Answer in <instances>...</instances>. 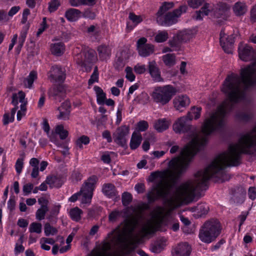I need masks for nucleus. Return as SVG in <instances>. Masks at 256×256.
Segmentation results:
<instances>
[{
  "label": "nucleus",
  "instance_id": "nucleus-62",
  "mask_svg": "<svg viewBox=\"0 0 256 256\" xmlns=\"http://www.w3.org/2000/svg\"><path fill=\"white\" fill-rule=\"evenodd\" d=\"M69 2L72 6L74 7L85 5L86 4L85 0H69Z\"/></svg>",
  "mask_w": 256,
  "mask_h": 256
},
{
  "label": "nucleus",
  "instance_id": "nucleus-38",
  "mask_svg": "<svg viewBox=\"0 0 256 256\" xmlns=\"http://www.w3.org/2000/svg\"><path fill=\"white\" fill-rule=\"evenodd\" d=\"M64 50V46L62 42H59L52 45L51 52L52 54L59 56L62 55Z\"/></svg>",
  "mask_w": 256,
  "mask_h": 256
},
{
  "label": "nucleus",
  "instance_id": "nucleus-6",
  "mask_svg": "<svg viewBox=\"0 0 256 256\" xmlns=\"http://www.w3.org/2000/svg\"><path fill=\"white\" fill-rule=\"evenodd\" d=\"M97 180V177L95 176L90 177L84 184L80 192L74 194L69 198V201L74 202L82 196V202L90 204Z\"/></svg>",
  "mask_w": 256,
  "mask_h": 256
},
{
  "label": "nucleus",
  "instance_id": "nucleus-3",
  "mask_svg": "<svg viewBox=\"0 0 256 256\" xmlns=\"http://www.w3.org/2000/svg\"><path fill=\"white\" fill-rule=\"evenodd\" d=\"M256 152V124L250 130L242 134L238 143L229 146L226 152L218 156V178L224 179L225 168L240 164L242 154H252Z\"/></svg>",
  "mask_w": 256,
  "mask_h": 256
},
{
  "label": "nucleus",
  "instance_id": "nucleus-46",
  "mask_svg": "<svg viewBox=\"0 0 256 256\" xmlns=\"http://www.w3.org/2000/svg\"><path fill=\"white\" fill-rule=\"evenodd\" d=\"M42 230V225L41 224L33 222L30 224L29 227V232L30 233L36 232V234H40Z\"/></svg>",
  "mask_w": 256,
  "mask_h": 256
},
{
  "label": "nucleus",
  "instance_id": "nucleus-21",
  "mask_svg": "<svg viewBox=\"0 0 256 256\" xmlns=\"http://www.w3.org/2000/svg\"><path fill=\"white\" fill-rule=\"evenodd\" d=\"M38 202L41 204V206L36 210V220H42L44 219L46 214L48 210V201L44 198H39Z\"/></svg>",
  "mask_w": 256,
  "mask_h": 256
},
{
  "label": "nucleus",
  "instance_id": "nucleus-42",
  "mask_svg": "<svg viewBox=\"0 0 256 256\" xmlns=\"http://www.w3.org/2000/svg\"><path fill=\"white\" fill-rule=\"evenodd\" d=\"M196 208L198 210L197 216H195L196 218L206 214L209 210V207L206 204H199Z\"/></svg>",
  "mask_w": 256,
  "mask_h": 256
},
{
  "label": "nucleus",
  "instance_id": "nucleus-4",
  "mask_svg": "<svg viewBox=\"0 0 256 256\" xmlns=\"http://www.w3.org/2000/svg\"><path fill=\"white\" fill-rule=\"evenodd\" d=\"M150 206L146 203H142L136 207L128 206L125 209L126 213H128L130 218L125 220L122 230H114L108 234V242L104 244L103 248L105 250L110 249L112 245H118L124 243L127 237L132 234L134 230L140 225V218L138 216L144 210H148Z\"/></svg>",
  "mask_w": 256,
  "mask_h": 256
},
{
  "label": "nucleus",
  "instance_id": "nucleus-61",
  "mask_svg": "<svg viewBox=\"0 0 256 256\" xmlns=\"http://www.w3.org/2000/svg\"><path fill=\"white\" fill-rule=\"evenodd\" d=\"M134 70L138 74H144L146 70V66L144 64H138L134 66Z\"/></svg>",
  "mask_w": 256,
  "mask_h": 256
},
{
  "label": "nucleus",
  "instance_id": "nucleus-35",
  "mask_svg": "<svg viewBox=\"0 0 256 256\" xmlns=\"http://www.w3.org/2000/svg\"><path fill=\"white\" fill-rule=\"evenodd\" d=\"M37 78V72L36 71H32L29 75L26 78L24 81V85L26 88H32L34 82Z\"/></svg>",
  "mask_w": 256,
  "mask_h": 256
},
{
  "label": "nucleus",
  "instance_id": "nucleus-12",
  "mask_svg": "<svg viewBox=\"0 0 256 256\" xmlns=\"http://www.w3.org/2000/svg\"><path fill=\"white\" fill-rule=\"evenodd\" d=\"M146 38H140L136 42L137 50L138 54L142 57H148L154 52V46L150 44L146 43Z\"/></svg>",
  "mask_w": 256,
  "mask_h": 256
},
{
  "label": "nucleus",
  "instance_id": "nucleus-18",
  "mask_svg": "<svg viewBox=\"0 0 256 256\" xmlns=\"http://www.w3.org/2000/svg\"><path fill=\"white\" fill-rule=\"evenodd\" d=\"M190 100L186 95H180L176 96L173 100L175 108L180 112H182L184 108L189 105Z\"/></svg>",
  "mask_w": 256,
  "mask_h": 256
},
{
  "label": "nucleus",
  "instance_id": "nucleus-56",
  "mask_svg": "<svg viewBox=\"0 0 256 256\" xmlns=\"http://www.w3.org/2000/svg\"><path fill=\"white\" fill-rule=\"evenodd\" d=\"M148 128V122L146 120H140L136 124V129L140 132L146 131Z\"/></svg>",
  "mask_w": 256,
  "mask_h": 256
},
{
  "label": "nucleus",
  "instance_id": "nucleus-29",
  "mask_svg": "<svg viewBox=\"0 0 256 256\" xmlns=\"http://www.w3.org/2000/svg\"><path fill=\"white\" fill-rule=\"evenodd\" d=\"M164 240L160 238L154 242L150 244V250L152 252L158 254L160 252L164 247Z\"/></svg>",
  "mask_w": 256,
  "mask_h": 256
},
{
  "label": "nucleus",
  "instance_id": "nucleus-24",
  "mask_svg": "<svg viewBox=\"0 0 256 256\" xmlns=\"http://www.w3.org/2000/svg\"><path fill=\"white\" fill-rule=\"evenodd\" d=\"M102 190L103 194L108 198H114L118 194L115 186L111 183L104 184Z\"/></svg>",
  "mask_w": 256,
  "mask_h": 256
},
{
  "label": "nucleus",
  "instance_id": "nucleus-63",
  "mask_svg": "<svg viewBox=\"0 0 256 256\" xmlns=\"http://www.w3.org/2000/svg\"><path fill=\"white\" fill-rule=\"evenodd\" d=\"M248 198L252 200H254L256 198V188L255 187H250L248 190Z\"/></svg>",
  "mask_w": 256,
  "mask_h": 256
},
{
  "label": "nucleus",
  "instance_id": "nucleus-37",
  "mask_svg": "<svg viewBox=\"0 0 256 256\" xmlns=\"http://www.w3.org/2000/svg\"><path fill=\"white\" fill-rule=\"evenodd\" d=\"M176 36L182 42H186L192 38L193 34L190 30H184L179 32Z\"/></svg>",
  "mask_w": 256,
  "mask_h": 256
},
{
  "label": "nucleus",
  "instance_id": "nucleus-7",
  "mask_svg": "<svg viewBox=\"0 0 256 256\" xmlns=\"http://www.w3.org/2000/svg\"><path fill=\"white\" fill-rule=\"evenodd\" d=\"M176 92V89L170 85L156 87L152 93L154 101L160 105L168 104Z\"/></svg>",
  "mask_w": 256,
  "mask_h": 256
},
{
  "label": "nucleus",
  "instance_id": "nucleus-54",
  "mask_svg": "<svg viewBox=\"0 0 256 256\" xmlns=\"http://www.w3.org/2000/svg\"><path fill=\"white\" fill-rule=\"evenodd\" d=\"M98 79V68L97 66L94 67V72L89 79L88 83L90 85L93 84L95 82H97Z\"/></svg>",
  "mask_w": 256,
  "mask_h": 256
},
{
  "label": "nucleus",
  "instance_id": "nucleus-10",
  "mask_svg": "<svg viewBox=\"0 0 256 256\" xmlns=\"http://www.w3.org/2000/svg\"><path fill=\"white\" fill-rule=\"evenodd\" d=\"M188 6L193 8H197L204 4V6L200 10L196 12L195 18L196 20H202L203 16H208L210 12V4L205 3V0H188Z\"/></svg>",
  "mask_w": 256,
  "mask_h": 256
},
{
  "label": "nucleus",
  "instance_id": "nucleus-16",
  "mask_svg": "<svg viewBox=\"0 0 256 256\" xmlns=\"http://www.w3.org/2000/svg\"><path fill=\"white\" fill-rule=\"evenodd\" d=\"M187 117L182 116L178 118L173 124L174 130L176 133H184L191 129L192 126L188 124Z\"/></svg>",
  "mask_w": 256,
  "mask_h": 256
},
{
  "label": "nucleus",
  "instance_id": "nucleus-22",
  "mask_svg": "<svg viewBox=\"0 0 256 256\" xmlns=\"http://www.w3.org/2000/svg\"><path fill=\"white\" fill-rule=\"evenodd\" d=\"M96 52L93 50H84L80 54V63L85 66L86 63L90 64L96 60Z\"/></svg>",
  "mask_w": 256,
  "mask_h": 256
},
{
  "label": "nucleus",
  "instance_id": "nucleus-58",
  "mask_svg": "<svg viewBox=\"0 0 256 256\" xmlns=\"http://www.w3.org/2000/svg\"><path fill=\"white\" fill-rule=\"evenodd\" d=\"M28 28H27L26 27H24V28H23L22 29V30L20 32V34L19 36V38H18V42H19L21 44H24V42H25V40H26V37L27 36V34H28Z\"/></svg>",
  "mask_w": 256,
  "mask_h": 256
},
{
  "label": "nucleus",
  "instance_id": "nucleus-31",
  "mask_svg": "<svg viewBox=\"0 0 256 256\" xmlns=\"http://www.w3.org/2000/svg\"><path fill=\"white\" fill-rule=\"evenodd\" d=\"M174 3L172 2H164L160 7L157 12V22H160L162 18V15L170 8H173Z\"/></svg>",
  "mask_w": 256,
  "mask_h": 256
},
{
  "label": "nucleus",
  "instance_id": "nucleus-51",
  "mask_svg": "<svg viewBox=\"0 0 256 256\" xmlns=\"http://www.w3.org/2000/svg\"><path fill=\"white\" fill-rule=\"evenodd\" d=\"M60 2L58 0H52L48 3V10L50 12H55L60 6Z\"/></svg>",
  "mask_w": 256,
  "mask_h": 256
},
{
  "label": "nucleus",
  "instance_id": "nucleus-41",
  "mask_svg": "<svg viewBox=\"0 0 256 256\" xmlns=\"http://www.w3.org/2000/svg\"><path fill=\"white\" fill-rule=\"evenodd\" d=\"M69 214L70 218L73 220L78 222L81 218V214H82V212L78 208L76 207L71 209Z\"/></svg>",
  "mask_w": 256,
  "mask_h": 256
},
{
  "label": "nucleus",
  "instance_id": "nucleus-60",
  "mask_svg": "<svg viewBox=\"0 0 256 256\" xmlns=\"http://www.w3.org/2000/svg\"><path fill=\"white\" fill-rule=\"evenodd\" d=\"M34 188V185L31 183L26 184L24 185L22 190L24 196L30 194Z\"/></svg>",
  "mask_w": 256,
  "mask_h": 256
},
{
  "label": "nucleus",
  "instance_id": "nucleus-49",
  "mask_svg": "<svg viewBox=\"0 0 256 256\" xmlns=\"http://www.w3.org/2000/svg\"><path fill=\"white\" fill-rule=\"evenodd\" d=\"M122 212L118 210H112L108 216V220L110 222H116L121 216Z\"/></svg>",
  "mask_w": 256,
  "mask_h": 256
},
{
  "label": "nucleus",
  "instance_id": "nucleus-5",
  "mask_svg": "<svg viewBox=\"0 0 256 256\" xmlns=\"http://www.w3.org/2000/svg\"><path fill=\"white\" fill-rule=\"evenodd\" d=\"M221 228L217 220L206 222L202 226L199 232V238L204 242L209 244L214 240L220 234Z\"/></svg>",
  "mask_w": 256,
  "mask_h": 256
},
{
  "label": "nucleus",
  "instance_id": "nucleus-14",
  "mask_svg": "<svg viewBox=\"0 0 256 256\" xmlns=\"http://www.w3.org/2000/svg\"><path fill=\"white\" fill-rule=\"evenodd\" d=\"M129 134V128L126 126H122L116 129L113 134L114 141L118 144L124 146L127 141Z\"/></svg>",
  "mask_w": 256,
  "mask_h": 256
},
{
  "label": "nucleus",
  "instance_id": "nucleus-40",
  "mask_svg": "<svg viewBox=\"0 0 256 256\" xmlns=\"http://www.w3.org/2000/svg\"><path fill=\"white\" fill-rule=\"evenodd\" d=\"M202 111V108L200 107L196 108L194 106L192 107L190 111L188 112L186 117L189 120H192L193 118L195 120L198 119L200 116V112Z\"/></svg>",
  "mask_w": 256,
  "mask_h": 256
},
{
  "label": "nucleus",
  "instance_id": "nucleus-19",
  "mask_svg": "<svg viewBox=\"0 0 256 256\" xmlns=\"http://www.w3.org/2000/svg\"><path fill=\"white\" fill-rule=\"evenodd\" d=\"M16 96L14 94L12 97V104L14 106V108L12 109L10 113H6L4 114L2 122L4 125H7L10 122H12L14 120V116L18 108V103L17 102Z\"/></svg>",
  "mask_w": 256,
  "mask_h": 256
},
{
  "label": "nucleus",
  "instance_id": "nucleus-64",
  "mask_svg": "<svg viewBox=\"0 0 256 256\" xmlns=\"http://www.w3.org/2000/svg\"><path fill=\"white\" fill-rule=\"evenodd\" d=\"M46 18H43V21L41 24L40 27L38 28V31L37 32L36 35L39 36L40 34H41L46 30Z\"/></svg>",
  "mask_w": 256,
  "mask_h": 256
},
{
  "label": "nucleus",
  "instance_id": "nucleus-33",
  "mask_svg": "<svg viewBox=\"0 0 256 256\" xmlns=\"http://www.w3.org/2000/svg\"><path fill=\"white\" fill-rule=\"evenodd\" d=\"M14 94L16 96L17 102L18 104V102L21 103L20 104V111L24 112L26 110V102L25 101L26 94L22 91H20L18 93H14L12 94V98Z\"/></svg>",
  "mask_w": 256,
  "mask_h": 256
},
{
  "label": "nucleus",
  "instance_id": "nucleus-45",
  "mask_svg": "<svg viewBox=\"0 0 256 256\" xmlns=\"http://www.w3.org/2000/svg\"><path fill=\"white\" fill-rule=\"evenodd\" d=\"M60 206H54L46 216V218L50 222L54 221L60 212Z\"/></svg>",
  "mask_w": 256,
  "mask_h": 256
},
{
  "label": "nucleus",
  "instance_id": "nucleus-26",
  "mask_svg": "<svg viewBox=\"0 0 256 256\" xmlns=\"http://www.w3.org/2000/svg\"><path fill=\"white\" fill-rule=\"evenodd\" d=\"M234 42V37L232 35H230L226 37L225 40L223 41L220 45L226 53L232 54Z\"/></svg>",
  "mask_w": 256,
  "mask_h": 256
},
{
  "label": "nucleus",
  "instance_id": "nucleus-36",
  "mask_svg": "<svg viewBox=\"0 0 256 256\" xmlns=\"http://www.w3.org/2000/svg\"><path fill=\"white\" fill-rule=\"evenodd\" d=\"M142 140V137L140 134L133 133L132 136L130 147L132 150H135L140 145Z\"/></svg>",
  "mask_w": 256,
  "mask_h": 256
},
{
  "label": "nucleus",
  "instance_id": "nucleus-25",
  "mask_svg": "<svg viewBox=\"0 0 256 256\" xmlns=\"http://www.w3.org/2000/svg\"><path fill=\"white\" fill-rule=\"evenodd\" d=\"M98 57L101 60H106L111 54V48L108 46L102 44L97 48Z\"/></svg>",
  "mask_w": 256,
  "mask_h": 256
},
{
  "label": "nucleus",
  "instance_id": "nucleus-52",
  "mask_svg": "<svg viewBox=\"0 0 256 256\" xmlns=\"http://www.w3.org/2000/svg\"><path fill=\"white\" fill-rule=\"evenodd\" d=\"M60 114L57 116L58 119L62 120H68L69 119L70 111L63 110L62 108H58Z\"/></svg>",
  "mask_w": 256,
  "mask_h": 256
},
{
  "label": "nucleus",
  "instance_id": "nucleus-13",
  "mask_svg": "<svg viewBox=\"0 0 256 256\" xmlns=\"http://www.w3.org/2000/svg\"><path fill=\"white\" fill-rule=\"evenodd\" d=\"M48 78L53 83H62L66 79L65 72L58 66H52L48 72Z\"/></svg>",
  "mask_w": 256,
  "mask_h": 256
},
{
  "label": "nucleus",
  "instance_id": "nucleus-43",
  "mask_svg": "<svg viewBox=\"0 0 256 256\" xmlns=\"http://www.w3.org/2000/svg\"><path fill=\"white\" fill-rule=\"evenodd\" d=\"M168 38V33L166 30H159L155 35L154 40L156 42L160 43L166 42Z\"/></svg>",
  "mask_w": 256,
  "mask_h": 256
},
{
  "label": "nucleus",
  "instance_id": "nucleus-11",
  "mask_svg": "<svg viewBox=\"0 0 256 256\" xmlns=\"http://www.w3.org/2000/svg\"><path fill=\"white\" fill-rule=\"evenodd\" d=\"M238 51L239 57L243 61L248 62L256 58V52L252 46L247 44L240 43Z\"/></svg>",
  "mask_w": 256,
  "mask_h": 256
},
{
  "label": "nucleus",
  "instance_id": "nucleus-9",
  "mask_svg": "<svg viewBox=\"0 0 256 256\" xmlns=\"http://www.w3.org/2000/svg\"><path fill=\"white\" fill-rule=\"evenodd\" d=\"M162 220V216H154V219L147 220L140 229L142 237H146L154 234L160 226Z\"/></svg>",
  "mask_w": 256,
  "mask_h": 256
},
{
  "label": "nucleus",
  "instance_id": "nucleus-30",
  "mask_svg": "<svg viewBox=\"0 0 256 256\" xmlns=\"http://www.w3.org/2000/svg\"><path fill=\"white\" fill-rule=\"evenodd\" d=\"M170 122L166 118L156 120L154 124V128L158 132H162L168 128Z\"/></svg>",
  "mask_w": 256,
  "mask_h": 256
},
{
  "label": "nucleus",
  "instance_id": "nucleus-2",
  "mask_svg": "<svg viewBox=\"0 0 256 256\" xmlns=\"http://www.w3.org/2000/svg\"><path fill=\"white\" fill-rule=\"evenodd\" d=\"M188 136L190 142L181 150L178 156L174 157L168 162L170 174L172 177L171 180H166L162 176L148 192L147 198L149 202L168 198L176 180L186 172L194 156L206 143V136H202L195 130L190 132Z\"/></svg>",
  "mask_w": 256,
  "mask_h": 256
},
{
  "label": "nucleus",
  "instance_id": "nucleus-53",
  "mask_svg": "<svg viewBox=\"0 0 256 256\" xmlns=\"http://www.w3.org/2000/svg\"><path fill=\"white\" fill-rule=\"evenodd\" d=\"M90 142V138L88 136H80L76 141V144L80 148H82V144H88Z\"/></svg>",
  "mask_w": 256,
  "mask_h": 256
},
{
  "label": "nucleus",
  "instance_id": "nucleus-39",
  "mask_svg": "<svg viewBox=\"0 0 256 256\" xmlns=\"http://www.w3.org/2000/svg\"><path fill=\"white\" fill-rule=\"evenodd\" d=\"M94 90L96 94V100L98 104H104L106 99V94L98 86H95Z\"/></svg>",
  "mask_w": 256,
  "mask_h": 256
},
{
  "label": "nucleus",
  "instance_id": "nucleus-50",
  "mask_svg": "<svg viewBox=\"0 0 256 256\" xmlns=\"http://www.w3.org/2000/svg\"><path fill=\"white\" fill-rule=\"evenodd\" d=\"M132 195L128 192H124L122 196V204L126 206H128L132 201Z\"/></svg>",
  "mask_w": 256,
  "mask_h": 256
},
{
  "label": "nucleus",
  "instance_id": "nucleus-23",
  "mask_svg": "<svg viewBox=\"0 0 256 256\" xmlns=\"http://www.w3.org/2000/svg\"><path fill=\"white\" fill-rule=\"evenodd\" d=\"M148 70L150 76L155 82L163 81V79L160 76V72L155 61L153 60L148 62Z\"/></svg>",
  "mask_w": 256,
  "mask_h": 256
},
{
  "label": "nucleus",
  "instance_id": "nucleus-1",
  "mask_svg": "<svg viewBox=\"0 0 256 256\" xmlns=\"http://www.w3.org/2000/svg\"><path fill=\"white\" fill-rule=\"evenodd\" d=\"M253 86H256V61L242 68L240 76L232 73L226 76L222 91L228 99L218 107L216 112L211 114L210 118L205 120L202 128V133L207 136L222 130L226 124V114L234 108L235 104L240 102H250L246 92Z\"/></svg>",
  "mask_w": 256,
  "mask_h": 256
},
{
  "label": "nucleus",
  "instance_id": "nucleus-47",
  "mask_svg": "<svg viewBox=\"0 0 256 256\" xmlns=\"http://www.w3.org/2000/svg\"><path fill=\"white\" fill-rule=\"evenodd\" d=\"M56 133L60 136V139L64 140L68 135L67 130H64L62 125H58L56 128Z\"/></svg>",
  "mask_w": 256,
  "mask_h": 256
},
{
  "label": "nucleus",
  "instance_id": "nucleus-20",
  "mask_svg": "<svg viewBox=\"0 0 256 256\" xmlns=\"http://www.w3.org/2000/svg\"><path fill=\"white\" fill-rule=\"evenodd\" d=\"M252 116V112L248 107L244 108L242 110L238 111L235 115V118L238 120L244 122H249Z\"/></svg>",
  "mask_w": 256,
  "mask_h": 256
},
{
  "label": "nucleus",
  "instance_id": "nucleus-8",
  "mask_svg": "<svg viewBox=\"0 0 256 256\" xmlns=\"http://www.w3.org/2000/svg\"><path fill=\"white\" fill-rule=\"evenodd\" d=\"M187 6L186 5L180 6L178 8L174 10L172 12L166 13L164 16H162L160 22H158L160 25L170 26L178 21L177 19L182 13L186 12Z\"/></svg>",
  "mask_w": 256,
  "mask_h": 256
},
{
  "label": "nucleus",
  "instance_id": "nucleus-57",
  "mask_svg": "<svg viewBox=\"0 0 256 256\" xmlns=\"http://www.w3.org/2000/svg\"><path fill=\"white\" fill-rule=\"evenodd\" d=\"M24 167V158H18L15 164V168L16 172L18 174H20L22 171V169Z\"/></svg>",
  "mask_w": 256,
  "mask_h": 256
},
{
  "label": "nucleus",
  "instance_id": "nucleus-27",
  "mask_svg": "<svg viewBox=\"0 0 256 256\" xmlns=\"http://www.w3.org/2000/svg\"><path fill=\"white\" fill-rule=\"evenodd\" d=\"M80 10L70 8L66 12L65 17L70 22H75L80 17Z\"/></svg>",
  "mask_w": 256,
  "mask_h": 256
},
{
  "label": "nucleus",
  "instance_id": "nucleus-17",
  "mask_svg": "<svg viewBox=\"0 0 256 256\" xmlns=\"http://www.w3.org/2000/svg\"><path fill=\"white\" fill-rule=\"evenodd\" d=\"M192 248L186 242H180L173 249L172 256H190Z\"/></svg>",
  "mask_w": 256,
  "mask_h": 256
},
{
  "label": "nucleus",
  "instance_id": "nucleus-55",
  "mask_svg": "<svg viewBox=\"0 0 256 256\" xmlns=\"http://www.w3.org/2000/svg\"><path fill=\"white\" fill-rule=\"evenodd\" d=\"M126 73V78L130 82H133L135 80V76L132 72V69L130 66H127L125 69Z\"/></svg>",
  "mask_w": 256,
  "mask_h": 256
},
{
  "label": "nucleus",
  "instance_id": "nucleus-28",
  "mask_svg": "<svg viewBox=\"0 0 256 256\" xmlns=\"http://www.w3.org/2000/svg\"><path fill=\"white\" fill-rule=\"evenodd\" d=\"M233 10L236 16H242L246 12L247 6L244 2H238L233 6Z\"/></svg>",
  "mask_w": 256,
  "mask_h": 256
},
{
  "label": "nucleus",
  "instance_id": "nucleus-15",
  "mask_svg": "<svg viewBox=\"0 0 256 256\" xmlns=\"http://www.w3.org/2000/svg\"><path fill=\"white\" fill-rule=\"evenodd\" d=\"M48 96L57 102H60L65 96L66 90L62 85H54L50 88Z\"/></svg>",
  "mask_w": 256,
  "mask_h": 256
},
{
  "label": "nucleus",
  "instance_id": "nucleus-48",
  "mask_svg": "<svg viewBox=\"0 0 256 256\" xmlns=\"http://www.w3.org/2000/svg\"><path fill=\"white\" fill-rule=\"evenodd\" d=\"M44 232L46 236L50 235H54L58 232V230L54 227L50 226V224L47 222L44 224Z\"/></svg>",
  "mask_w": 256,
  "mask_h": 256
},
{
  "label": "nucleus",
  "instance_id": "nucleus-59",
  "mask_svg": "<svg viewBox=\"0 0 256 256\" xmlns=\"http://www.w3.org/2000/svg\"><path fill=\"white\" fill-rule=\"evenodd\" d=\"M128 17L129 18L134 24V26L140 23L142 20L140 16H136L134 13H130Z\"/></svg>",
  "mask_w": 256,
  "mask_h": 256
},
{
  "label": "nucleus",
  "instance_id": "nucleus-34",
  "mask_svg": "<svg viewBox=\"0 0 256 256\" xmlns=\"http://www.w3.org/2000/svg\"><path fill=\"white\" fill-rule=\"evenodd\" d=\"M162 60L168 66H172L176 63V55L174 54H167L162 56Z\"/></svg>",
  "mask_w": 256,
  "mask_h": 256
},
{
  "label": "nucleus",
  "instance_id": "nucleus-32",
  "mask_svg": "<svg viewBox=\"0 0 256 256\" xmlns=\"http://www.w3.org/2000/svg\"><path fill=\"white\" fill-rule=\"evenodd\" d=\"M45 182L51 188H60L62 184L61 179L56 176H48Z\"/></svg>",
  "mask_w": 256,
  "mask_h": 256
},
{
  "label": "nucleus",
  "instance_id": "nucleus-44",
  "mask_svg": "<svg viewBox=\"0 0 256 256\" xmlns=\"http://www.w3.org/2000/svg\"><path fill=\"white\" fill-rule=\"evenodd\" d=\"M182 42L176 36L173 37L172 40L168 42V44L174 51H178L180 50Z\"/></svg>",
  "mask_w": 256,
  "mask_h": 256
}]
</instances>
